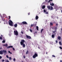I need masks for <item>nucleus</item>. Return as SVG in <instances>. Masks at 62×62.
<instances>
[{
    "mask_svg": "<svg viewBox=\"0 0 62 62\" xmlns=\"http://www.w3.org/2000/svg\"><path fill=\"white\" fill-rule=\"evenodd\" d=\"M22 62H23L22 61Z\"/></svg>",
    "mask_w": 62,
    "mask_h": 62,
    "instance_id": "nucleus-60",
    "label": "nucleus"
},
{
    "mask_svg": "<svg viewBox=\"0 0 62 62\" xmlns=\"http://www.w3.org/2000/svg\"><path fill=\"white\" fill-rule=\"evenodd\" d=\"M2 43H5V40H3L2 41Z\"/></svg>",
    "mask_w": 62,
    "mask_h": 62,
    "instance_id": "nucleus-27",
    "label": "nucleus"
},
{
    "mask_svg": "<svg viewBox=\"0 0 62 62\" xmlns=\"http://www.w3.org/2000/svg\"><path fill=\"white\" fill-rule=\"evenodd\" d=\"M38 47L39 48V49H40V47H39V46H38Z\"/></svg>",
    "mask_w": 62,
    "mask_h": 62,
    "instance_id": "nucleus-52",
    "label": "nucleus"
},
{
    "mask_svg": "<svg viewBox=\"0 0 62 62\" xmlns=\"http://www.w3.org/2000/svg\"><path fill=\"white\" fill-rule=\"evenodd\" d=\"M58 24H56V25H57H57H58Z\"/></svg>",
    "mask_w": 62,
    "mask_h": 62,
    "instance_id": "nucleus-54",
    "label": "nucleus"
},
{
    "mask_svg": "<svg viewBox=\"0 0 62 62\" xmlns=\"http://www.w3.org/2000/svg\"><path fill=\"white\" fill-rule=\"evenodd\" d=\"M47 8H48V9H49L51 10H52L54 9V8L52 6H47Z\"/></svg>",
    "mask_w": 62,
    "mask_h": 62,
    "instance_id": "nucleus-3",
    "label": "nucleus"
},
{
    "mask_svg": "<svg viewBox=\"0 0 62 62\" xmlns=\"http://www.w3.org/2000/svg\"><path fill=\"white\" fill-rule=\"evenodd\" d=\"M56 43H58V41H57V40H56Z\"/></svg>",
    "mask_w": 62,
    "mask_h": 62,
    "instance_id": "nucleus-41",
    "label": "nucleus"
},
{
    "mask_svg": "<svg viewBox=\"0 0 62 62\" xmlns=\"http://www.w3.org/2000/svg\"><path fill=\"white\" fill-rule=\"evenodd\" d=\"M21 33L22 34H23V31H22L21 32Z\"/></svg>",
    "mask_w": 62,
    "mask_h": 62,
    "instance_id": "nucleus-40",
    "label": "nucleus"
},
{
    "mask_svg": "<svg viewBox=\"0 0 62 62\" xmlns=\"http://www.w3.org/2000/svg\"><path fill=\"white\" fill-rule=\"evenodd\" d=\"M36 20H38L39 19V17L38 16H36L35 17Z\"/></svg>",
    "mask_w": 62,
    "mask_h": 62,
    "instance_id": "nucleus-15",
    "label": "nucleus"
},
{
    "mask_svg": "<svg viewBox=\"0 0 62 62\" xmlns=\"http://www.w3.org/2000/svg\"><path fill=\"white\" fill-rule=\"evenodd\" d=\"M21 24L22 25L23 24Z\"/></svg>",
    "mask_w": 62,
    "mask_h": 62,
    "instance_id": "nucleus-61",
    "label": "nucleus"
},
{
    "mask_svg": "<svg viewBox=\"0 0 62 62\" xmlns=\"http://www.w3.org/2000/svg\"><path fill=\"white\" fill-rule=\"evenodd\" d=\"M55 31H53V33H54H54H55Z\"/></svg>",
    "mask_w": 62,
    "mask_h": 62,
    "instance_id": "nucleus-48",
    "label": "nucleus"
},
{
    "mask_svg": "<svg viewBox=\"0 0 62 62\" xmlns=\"http://www.w3.org/2000/svg\"><path fill=\"white\" fill-rule=\"evenodd\" d=\"M59 43L60 45H62V43H61V42L60 41L59 42Z\"/></svg>",
    "mask_w": 62,
    "mask_h": 62,
    "instance_id": "nucleus-21",
    "label": "nucleus"
},
{
    "mask_svg": "<svg viewBox=\"0 0 62 62\" xmlns=\"http://www.w3.org/2000/svg\"><path fill=\"white\" fill-rule=\"evenodd\" d=\"M34 26H36V25H37V23L36 22L35 24H33Z\"/></svg>",
    "mask_w": 62,
    "mask_h": 62,
    "instance_id": "nucleus-20",
    "label": "nucleus"
},
{
    "mask_svg": "<svg viewBox=\"0 0 62 62\" xmlns=\"http://www.w3.org/2000/svg\"><path fill=\"white\" fill-rule=\"evenodd\" d=\"M14 33L15 35H16V36L18 35V31H14Z\"/></svg>",
    "mask_w": 62,
    "mask_h": 62,
    "instance_id": "nucleus-6",
    "label": "nucleus"
},
{
    "mask_svg": "<svg viewBox=\"0 0 62 62\" xmlns=\"http://www.w3.org/2000/svg\"><path fill=\"white\" fill-rule=\"evenodd\" d=\"M57 28L56 27L55 28V30H57Z\"/></svg>",
    "mask_w": 62,
    "mask_h": 62,
    "instance_id": "nucleus-28",
    "label": "nucleus"
},
{
    "mask_svg": "<svg viewBox=\"0 0 62 62\" xmlns=\"http://www.w3.org/2000/svg\"><path fill=\"white\" fill-rule=\"evenodd\" d=\"M57 30H55V32H56V31Z\"/></svg>",
    "mask_w": 62,
    "mask_h": 62,
    "instance_id": "nucleus-55",
    "label": "nucleus"
},
{
    "mask_svg": "<svg viewBox=\"0 0 62 62\" xmlns=\"http://www.w3.org/2000/svg\"><path fill=\"white\" fill-rule=\"evenodd\" d=\"M47 54V52H46V54Z\"/></svg>",
    "mask_w": 62,
    "mask_h": 62,
    "instance_id": "nucleus-57",
    "label": "nucleus"
},
{
    "mask_svg": "<svg viewBox=\"0 0 62 62\" xmlns=\"http://www.w3.org/2000/svg\"><path fill=\"white\" fill-rule=\"evenodd\" d=\"M2 49V47H0V49Z\"/></svg>",
    "mask_w": 62,
    "mask_h": 62,
    "instance_id": "nucleus-50",
    "label": "nucleus"
},
{
    "mask_svg": "<svg viewBox=\"0 0 62 62\" xmlns=\"http://www.w3.org/2000/svg\"><path fill=\"white\" fill-rule=\"evenodd\" d=\"M6 57H7V58H9V57H8V55H6Z\"/></svg>",
    "mask_w": 62,
    "mask_h": 62,
    "instance_id": "nucleus-31",
    "label": "nucleus"
},
{
    "mask_svg": "<svg viewBox=\"0 0 62 62\" xmlns=\"http://www.w3.org/2000/svg\"><path fill=\"white\" fill-rule=\"evenodd\" d=\"M16 59H15V58H14L13 59V61H16Z\"/></svg>",
    "mask_w": 62,
    "mask_h": 62,
    "instance_id": "nucleus-34",
    "label": "nucleus"
},
{
    "mask_svg": "<svg viewBox=\"0 0 62 62\" xmlns=\"http://www.w3.org/2000/svg\"><path fill=\"white\" fill-rule=\"evenodd\" d=\"M0 39L2 40V37H0Z\"/></svg>",
    "mask_w": 62,
    "mask_h": 62,
    "instance_id": "nucleus-32",
    "label": "nucleus"
},
{
    "mask_svg": "<svg viewBox=\"0 0 62 62\" xmlns=\"http://www.w3.org/2000/svg\"><path fill=\"white\" fill-rule=\"evenodd\" d=\"M59 48H60V49H62V47H61V46H60Z\"/></svg>",
    "mask_w": 62,
    "mask_h": 62,
    "instance_id": "nucleus-38",
    "label": "nucleus"
},
{
    "mask_svg": "<svg viewBox=\"0 0 62 62\" xmlns=\"http://www.w3.org/2000/svg\"><path fill=\"white\" fill-rule=\"evenodd\" d=\"M8 52L9 53H10V54H12V53L11 52L9 51H8Z\"/></svg>",
    "mask_w": 62,
    "mask_h": 62,
    "instance_id": "nucleus-25",
    "label": "nucleus"
},
{
    "mask_svg": "<svg viewBox=\"0 0 62 62\" xmlns=\"http://www.w3.org/2000/svg\"><path fill=\"white\" fill-rule=\"evenodd\" d=\"M52 56H53V57H55V56L54 55H52Z\"/></svg>",
    "mask_w": 62,
    "mask_h": 62,
    "instance_id": "nucleus-37",
    "label": "nucleus"
},
{
    "mask_svg": "<svg viewBox=\"0 0 62 62\" xmlns=\"http://www.w3.org/2000/svg\"><path fill=\"white\" fill-rule=\"evenodd\" d=\"M2 20L3 21H4L5 19H3V18L2 17Z\"/></svg>",
    "mask_w": 62,
    "mask_h": 62,
    "instance_id": "nucleus-30",
    "label": "nucleus"
},
{
    "mask_svg": "<svg viewBox=\"0 0 62 62\" xmlns=\"http://www.w3.org/2000/svg\"><path fill=\"white\" fill-rule=\"evenodd\" d=\"M46 14H48L49 13H48V12H46Z\"/></svg>",
    "mask_w": 62,
    "mask_h": 62,
    "instance_id": "nucleus-43",
    "label": "nucleus"
},
{
    "mask_svg": "<svg viewBox=\"0 0 62 62\" xmlns=\"http://www.w3.org/2000/svg\"><path fill=\"white\" fill-rule=\"evenodd\" d=\"M21 41L20 42V44L21 45H23V43L25 42V41L23 39L21 40Z\"/></svg>",
    "mask_w": 62,
    "mask_h": 62,
    "instance_id": "nucleus-5",
    "label": "nucleus"
},
{
    "mask_svg": "<svg viewBox=\"0 0 62 62\" xmlns=\"http://www.w3.org/2000/svg\"><path fill=\"white\" fill-rule=\"evenodd\" d=\"M9 60H11V57H9Z\"/></svg>",
    "mask_w": 62,
    "mask_h": 62,
    "instance_id": "nucleus-26",
    "label": "nucleus"
},
{
    "mask_svg": "<svg viewBox=\"0 0 62 62\" xmlns=\"http://www.w3.org/2000/svg\"><path fill=\"white\" fill-rule=\"evenodd\" d=\"M7 62H9V61L8 60H7L6 61Z\"/></svg>",
    "mask_w": 62,
    "mask_h": 62,
    "instance_id": "nucleus-36",
    "label": "nucleus"
},
{
    "mask_svg": "<svg viewBox=\"0 0 62 62\" xmlns=\"http://www.w3.org/2000/svg\"><path fill=\"white\" fill-rule=\"evenodd\" d=\"M10 48H13V46H9L7 47V49H8Z\"/></svg>",
    "mask_w": 62,
    "mask_h": 62,
    "instance_id": "nucleus-9",
    "label": "nucleus"
},
{
    "mask_svg": "<svg viewBox=\"0 0 62 62\" xmlns=\"http://www.w3.org/2000/svg\"><path fill=\"white\" fill-rule=\"evenodd\" d=\"M45 1L46 2H48L49 1H48V0H45Z\"/></svg>",
    "mask_w": 62,
    "mask_h": 62,
    "instance_id": "nucleus-39",
    "label": "nucleus"
},
{
    "mask_svg": "<svg viewBox=\"0 0 62 62\" xmlns=\"http://www.w3.org/2000/svg\"><path fill=\"white\" fill-rule=\"evenodd\" d=\"M22 23L24 24H27V23L25 21H23V22Z\"/></svg>",
    "mask_w": 62,
    "mask_h": 62,
    "instance_id": "nucleus-8",
    "label": "nucleus"
},
{
    "mask_svg": "<svg viewBox=\"0 0 62 62\" xmlns=\"http://www.w3.org/2000/svg\"><path fill=\"white\" fill-rule=\"evenodd\" d=\"M58 39H59V40H61V38L59 36H58Z\"/></svg>",
    "mask_w": 62,
    "mask_h": 62,
    "instance_id": "nucleus-11",
    "label": "nucleus"
},
{
    "mask_svg": "<svg viewBox=\"0 0 62 62\" xmlns=\"http://www.w3.org/2000/svg\"><path fill=\"white\" fill-rule=\"evenodd\" d=\"M9 18L8 19H10V16H9Z\"/></svg>",
    "mask_w": 62,
    "mask_h": 62,
    "instance_id": "nucleus-45",
    "label": "nucleus"
},
{
    "mask_svg": "<svg viewBox=\"0 0 62 62\" xmlns=\"http://www.w3.org/2000/svg\"><path fill=\"white\" fill-rule=\"evenodd\" d=\"M35 33H37V31H35Z\"/></svg>",
    "mask_w": 62,
    "mask_h": 62,
    "instance_id": "nucleus-56",
    "label": "nucleus"
},
{
    "mask_svg": "<svg viewBox=\"0 0 62 62\" xmlns=\"http://www.w3.org/2000/svg\"><path fill=\"white\" fill-rule=\"evenodd\" d=\"M53 0H49L48 1V3H50V1H52Z\"/></svg>",
    "mask_w": 62,
    "mask_h": 62,
    "instance_id": "nucleus-23",
    "label": "nucleus"
},
{
    "mask_svg": "<svg viewBox=\"0 0 62 62\" xmlns=\"http://www.w3.org/2000/svg\"><path fill=\"white\" fill-rule=\"evenodd\" d=\"M26 37H27V38L28 39H31V37L30 36H28L27 35H26Z\"/></svg>",
    "mask_w": 62,
    "mask_h": 62,
    "instance_id": "nucleus-7",
    "label": "nucleus"
},
{
    "mask_svg": "<svg viewBox=\"0 0 62 62\" xmlns=\"http://www.w3.org/2000/svg\"><path fill=\"white\" fill-rule=\"evenodd\" d=\"M45 5H43L42 6V9H44L45 8Z\"/></svg>",
    "mask_w": 62,
    "mask_h": 62,
    "instance_id": "nucleus-12",
    "label": "nucleus"
},
{
    "mask_svg": "<svg viewBox=\"0 0 62 62\" xmlns=\"http://www.w3.org/2000/svg\"><path fill=\"white\" fill-rule=\"evenodd\" d=\"M33 26H34V25L31 24V27H33Z\"/></svg>",
    "mask_w": 62,
    "mask_h": 62,
    "instance_id": "nucleus-35",
    "label": "nucleus"
},
{
    "mask_svg": "<svg viewBox=\"0 0 62 62\" xmlns=\"http://www.w3.org/2000/svg\"><path fill=\"white\" fill-rule=\"evenodd\" d=\"M1 36L2 37H3V36L2 35H1Z\"/></svg>",
    "mask_w": 62,
    "mask_h": 62,
    "instance_id": "nucleus-58",
    "label": "nucleus"
},
{
    "mask_svg": "<svg viewBox=\"0 0 62 62\" xmlns=\"http://www.w3.org/2000/svg\"><path fill=\"white\" fill-rule=\"evenodd\" d=\"M23 47H25V44L23 43Z\"/></svg>",
    "mask_w": 62,
    "mask_h": 62,
    "instance_id": "nucleus-17",
    "label": "nucleus"
},
{
    "mask_svg": "<svg viewBox=\"0 0 62 62\" xmlns=\"http://www.w3.org/2000/svg\"><path fill=\"white\" fill-rule=\"evenodd\" d=\"M6 24H8V22H7V21L6 22Z\"/></svg>",
    "mask_w": 62,
    "mask_h": 62,
    "instance_id": "nucleus-51",
    "label": "nucleus"
},
{
    "mask_svg": "<svg viewBox=\"0 0 62 62\" xmlns=\"http://www.w3.org/2000/svg\"><path fill=\"white\" fill-rule=\"evenodd\" d=\"M52 38H54V35H52Z\"/></svg>",
    "mask_w": 62,
    "mask_h": 62,
    "instance_id": "nucleus-16",
    "label": "nucleus"
},
{
    "mask_svg": "<svg viewBox=\"0 0 62 62\" xmlns=\"http://www.w3.org/2000/svg\"><path fill=\"white\" fill-rule=\"evenodd\" d=\"M17 24L16 23L15 24H14V26H15V27H16L17 26Z\"/></svg>",
    "mask_w": 62,
    "mask_h": 62,
    "instance_id": "nucleus-10",
    "label": "nucleus"
},
{
    "mask_svg": "<svg viewBox=\"0 0 62 62\" xmlns=\"http://www.w3.org/2000/svg\"><path fill=\"white\" fill-rule=\"evenodd\" d=\"M60 62H62V60H61L60 61Z\"/></svg>",
    "mask_w": 62,
    "mask_h": 62,
    "instance_id": "nucleus-53",
    "label": "nucleus"
},
{
    "mask_svg": "<svg viewBox=\"0 0 62 62\" xmlns=\"http://www.w3.org/2000/svg\"><path fill=\"white\" fill-rule=\"evenodd\" d=\"M43 30V29H41V30L40 32L41 33H42V31Z\"/></svg>",
    "mask_w": 62,
    "mask_h": 62,
    "instance_id": "nucleus-18",
    "label": "nucleus"
},
{
    "mask_svg": "<svg viewBox=\"0 0 62 62\" xmlns=\"http://www.w3.org/2000/svg\"><path fill=\"white\" fill-rule=\"evenodd\" d=\"M36 29L37 30H39V27L38 26H36Z\"/></svg>",
    "mask_w": 62,
    "mask_h": 62,
    "instance_id": "nucleus-19",
    "label": "nucleus"
},
{
    "mask_svg": "<svg viewBox=\"0 0 62 62\" xmlns=\"http://www.w3.org/2000/svg\"><path fill=\"white\" fill-rule=\"evenodd\" d=\"M2 58V56H0V59H1Z\"/></svg>",
    "mask_w": 62,
    "mask_h": 62,
    "instance_id": "nucleus-46",
    "label": "nucleus"
},
{
    "mask_svg": "<svg viewBox=\"0 0 62 62\" xmlns=\"http://www.w3.org/2000/svg\"><path fill=\"white\" fill-rule=\"evenodd\" d=\"M13 50H14V51H15V49H14V48H13Z\"/></svg>",
    "mask_w": 62,
    "mask_h": 62,
    "instance_id": "nucleus-44",
    "label": "nucleus"
},
{
    "mask_svg": "<svg viewBox=\"0 0 62 62\" xmlns=\"http://www.w3.org/2000/svg\"><path fill=\"white\" fill-rule=\"evenodd\" d=\"M4 53V55H6L7 54V52L6 50H3L2 51H0V54H2Z\"/></svg>",
    "mask_w": 62,
    "mask_h": 62,
    "instance_id": "nucleus-1",
    "label": "nucleus"
},
{
    "mask_svg": "<svg viewBox=\"0 0 62 62\" xmlns=\"http://www.w3.org/2000/svg\"><path fill=\"white\" fill-rule=\"evenodd\" d=\"M30 13H28V15H30Z\"/></svg>",
    "mask_w": 62,
    "mask_h": 62,
    "instance_id": "nucleus-49",
    "label": "nucleus"
},
{
    "mask_svg": "<svg viewBox=\"0 0 62 62\" xmlns=\"http://www.w3.org/2000/svg\"><path fill=\"white\" fill-rule=\"evenodd\" d=\"M3 46H6V47H8V44H6L5 45H3Z\"/></svg>",
    "mask_w": 62,
    "mask_h": 62,
    "instance_id": "nucleus-13",
    "label": "nucleus"
},
{
    "mask_svg": "<svg viewBox=\"0 0 62 62\" xmlns=\"http://www.w3.org/2000/svg\"><path fill=\"white\" fill-rule=\"evenodd\" d=\"M2 62H4V61H5V60H2Z\"/></svg>",
    "mask_w": 62,
    "mask_h": 62,
    "instance_id": "nucleus-42",
    "label": "nucleus"
},
{
    "mask_svg": "<svg viewBox=\"0 0 62 62\" xmlns=\"http://www.w3.org/2000/svg\"><path fill=\"white\" fill-rule=\"evenodd\" d=\"M43 11L44 12H46V10H45V9Z\"/></svg>",
    "mask_w": 62,
    "mask_h": 62,
    "instance_id": "nucleus-29",
    "label": "nucleus"
},
{
    "mask_svg": "<svg viewBox=\"0 0 62 62\" xmlns=\"http://www.w3.org/2000/svg\"><path fill=\"white\" fill-rule=\"evenodd\" d=\"M28 54V50H27L26 53V54Z\"/></svg>",
    "mask_w": 62,
    "mask_h": 62,
    "instance_id": "nucleus-22",
    "label": "nucleus"
},
{
    "mask_svg": "<svg viewBox=\"0 0 62 62\" xmlns=\"http://www.w3.org/2000/svg\"><path fill=\"white\" fill-rule=\"evenodd\" d=\"M50 25H51L52 26H53V23H52L51 22L50 23Z\"/></svg>",
    "mask_w": 62,
    "mask_h": 62,
    "instance_id": "nucleus-24",
    "label": "nucleus"
},
{
    "mask_svg": "<svg viewBox=\"0 0 62 62\" xmlns=\"http://www.w3.org/2000/svg\"><path fill=\"white\" fill-rule=\"evenodd\" d=\"M54 4L53 3L51 4V3L50 4V5H51V6H54Z\"/></svg>",
    "mask_w": 62,
    "mask_h": 62,
    "instance_id": "nucleus-14",
    "label": "nucleus"
},
{
    "mask_svg": "<svg viewBox=\"0 0 62 62\" xmlns=\"http://www.w3.org/2000/svg\"><path fill=\"white\" fill-rule=\"evenodd\" d=\"M23 58H25V56H23Z\"/></svg>",
    "mask_w": 62,
    "mask_h": 62,
    "instance_id": "nucleus-47",
    "label": "nucleus"
},
{
    "mask_svg": "<svg viewBox=\"0 0 62 62\" xmlns=\"http://www.w3.org/2000/svg\"><path fill=\"white\" fill-rule=\"evenodd\" d=\"M5 62H6V61H5Z\"/></svg>",
    "mask_w": 62,
    "mask_h": 62,
    "instance_id": "nucleus-62",
    "label": "nucleus"
},
{
    "mask_svg": "<svg viewBox=\"0 0 62 62\" xmlns=\"http://www.w3.org/2000/svg\"><path fill=\"white\" fill-rule=\"evenodd\" d=\"M30 31L31 32H32V30L31 29H30Z\"/></svg>",
    "mask_w": 62,
    "mask_h": 62,
    "instance_id": "nucleus-33",
    "label": "nucleus"
},
{
    "mask_svg": "<svg viewBox=\"0 0 62 62\" xmlns=\"http://www.w3.org/2000/svg\"><path fill=\"white\" fill-rule=\"evenodd\" d=\"M4 24H5V23H4Z\"/></svg>",
    "mask_w": 62,
    "mask_h": 62,
    "instance_id": "nucleus-59",
    "label": "nucleus"
},
{
    "mask_svg": "<svg viewBox=\"0 0 62 62\" xmlns=\"http://www.w3.org/2000/svg\"><path fill=\"white\" fill-rule=\"evenodd\" d=\"M9 24L10 25L13 26V22L11 20H10L8 21Z\"/></svg>",
    "mask_w": 62,
    "mask_h": 62,
    "instance_id": "nucleus-2",
    "label": "nucleus"
},
{
    "mask_svg": "<svg viewBox=\"0 0 62 62\" xmlns=\"http://www.w3.org/2000/svg\"><path fill=\"white\" fill-rule=\"evenodd\" d=\"M38 55L37 53H35L32 56L33 58H36V57H38Z\"/></svg>",
    "mask_w": 62,
    "mask_h": 62,
    "instance_id": "nucleus-4",
    "label": "nucleus"
}]
</instances>
